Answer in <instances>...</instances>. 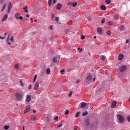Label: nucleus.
<instances>
[{"mask_svg": "<svg viewBox=\"0 0 130 130\" xmlns=\"http://www.w3.org/2000/svg\"><path fill=\"white\" fill-rule=\"evenodd\" d=\"M12 8H13V4L10 3L8 5L7 13L8 14H11V11H12Z\"/></svg>", "mask_w": 130, "mask_h": 130, "instance_id": "2", "label": "nucleus"}, {"mask_svg": "<svg viewBox=\"0 0 130 130\" xmlns=\"http://www.w3.org/2000/svg\"><path fill=\"white\" fill-rule=\"evenodd\" d=\"M23 10L25 13H28V7L27 6H25V7H24Z\"/></svg>", "mask_w": 130, "mask_h": 130, "instance_id": "20", "label": "nucleus"}, {"mask_svg": "<svg viewBox=\"0 0 130 130\" xmlns=\"http://www.w3.org/2000/svg\"><path fill=\"white\" fill-rule=\"evenodd\" d=\"M107 35H109V36H110L111 35V31H110V30H108L107 32H106Z\"/></svg>", "mask_w": 130, "mask_h": 130, "instance_id": "32", "label": "nucleus"}, {"mask_svg": "<svg viewBox=\"0 0 130 130\" xmlns=\"http://www.w3.org/2000/svg\"><path fill=\"white\" fill-rule=\"evenodd\" d=\"M123 28H124V26L121 25V28H120V30H123Z\"/></svg>", "mask_w": 130, "mask_h": 130, "instance_id": "47", "label": "nucleus"}, {"mask_svg": "<svg viewBox=\"0 0 130 130\" xmlns=\"http://www.w3.org/2000/svg\"><path fill=\"white\" fill-rule=\"evenodd\" d=\"M31 89H32V84L28 86V90H31Z\"/></svg>", "mask_w": 130, "mask_h": 130, "instance_id": "38", "label": "nucleus"}, {"mask_svg": "<svg viewBox=\"0 0 130 130\" xmlns=\"http://www.w3.org/2000/svg\"><path fill=\"white\" fill-rule=\"evenodd\" d=\"M105 74H106V75H108V74H109L108 71L106 70V71H105Z\"/></svg>", "mask_w": 130, "mask_h": 130, "instance_id": "50", "label": "nucleus"}, {"mask_svg": "<svg viewBox=\"0 0 130 130\" xmlns=\"http://www.w3.org/2000/svg\"><path fill=\"white\" fill-rule=\"evenodd\" d=\"M69 32H70V31L69 30V29H67V30H66V33L67 34H68V33H69Z\"/></svg>", "mask_w": 130, "mask_h": 130, "instance_id": "52", "label": "nucleus"}, {"mask_svg": "<svg viewBox=\"0 0 130 130\" xmlns=\"http://www.w3.org/2000/svg\"><path fill=\"white\" fill-rule=\"evenodd\" d=\"M116 106V101H114L112 104L111 107L112 108H114Z\"/></svg>", "mask_w": 130, "mask_h": 130, "instance_id": "13", "label": "nucleus"}, {"mask_svg": "<svg viewBox=\"0 0 130 130\" xmlns=\"http://www.w3.org/2000/svg\"><path fill=\"white\" fill-rule=\"evenodd\" d=\"M101 59L102 60H103V61H104V60H105V57L104 56L101 57Z\"/></svg>", "mask_w": 130, "mask_h": 130, "instance_id": "39", "label": "nucleus"}, {"mask_svg": "<svg viewBox=\"0 0 130 130\" xmlns=\"http://www.w3.org/2000/svg\"><path fill=\"white\" fill-rule=\"evenodd\" d=\"M30 118L31 120L34 121L36 119V116H35L34 115H30Z\"/></svg>", "mask_w": 130, "mask_h": 130, "instance_id": "12", "label": "nucleus"}, {"mask_svg": "<svg viewBox=\"0 0 130 130\" xmlns=\"http://www.w3.org/2000/svg\"><path fill=\"white\" fill-rule=\"evenodd\" d=\"M10 40V35H8V38L7 39V41H9Z\"/></svg>", "mask_w": 130, "mask_h": 130, "instance_id": "54", "label": "nucleus"}, {"mask_svg": "<svg viewBox=\"0 0 130 130\" xmlns=\"http://www.w3.org/2000/svg\"><path fill=\"white\" fill-rule=\"evenodd\" d=\"M62 7V5L60 4H58L56 7V10H61V8Z\"/></svg>", "mask_w": 130, "mask_h": 130, "instance_id": "7", "label": "nucleus"}, {"mask_svg": "<svg viewBox=\"0 0 130 130\" xmlns=\"http://www.w3.org/2000/svg\"><path fill=\"white\" fill-rule=\"evenodd\" d=\"M10 40L13 42V41H14V37H12L10 39Z\"/></svg>", "mask_w": 130, "mask_h": 130, "instance_id": "45", "label": "nucleus"}, {"mask_svg": "<svg viewBox=\"0 0 130 130\" xmlns=\"http://www.w3.org/2000/svg\"><path fill=\"white\" fill-rule=\"evenodd\" d=\"M125 70H126V66H122L120 69V72H121V73H123V71H125Z\"/></svg>", "mask_w": 130, "mask_h": 130, "instance_id": "8", "label": "nucleus"}, {"mask_svg": "<svg viewBox=\"0 0 130 130\" xmlns=\"http://www.w3.org/2000/svg\"><path fill=\"white\" fill-rule=\"evenodd\" d=\"M105 23V18H104L102 20V23L104 24Z\"/></svg>", "mask_w": 130, "mask_h": 130, "instance_id": "36", "label": "nucleus"}, {"mask_svg": "<svg viewBox=\"0 0 130 130\" xmlns=\"http://www.w3.org/2000/svg\"><path fill=\"white\" fill-rule=\"evenodd\" d=\"M85 36H82L81 39L84 40V39H85Z\"/></svg>", "mask_w": 130, "mask_h": 130, "instance_id": "48", "label": "nucleus"}, {"mask_svg": "<svg viewBox=\"0 0 130 130\" xmlns=\"http://www.w3.org/2000/svg\"><path fill=\"white\" fill-rule=\"evenodd\" d=\"M127 119L129 122H130V116L127 117Z\"/></svg>", "mask_w": 130, "mask_h": 130, "instance_id": "40", "label": "nucleus"}, {"mask_svg": "<svg viewBox=\"0 0 130 130\" xmlns=\"http://www.w3.org/2000/svg\"><path fill=\"white\" fill-rule=\"evenodd\" d=\"M73 5V3H72L71 2L68 3L69 6H70V5Z\"/></svg>", "mask_w": 130, "mask_h": 130, "instance_id": "49", "label": "nucleus"}, {"mask_svg": "<svg viewBox=\"0 0 130 130\" xmlns=\"http://www.w3.org/2000/svg\"><path fill=\"white\" fill-rule=\"evenodd\" d=\"M31 95H27L26 99V102H30V101H31Z\"/></svg>", "mask_w": 130, "mask_h": 130, "instance_id": "11", "label": "nucleus"}, {"mask_svg": "<svg viewBox=\"0 0 130 130\" xmlns=\"http://www.w3.org/2000/svg\"><path fill=\"white\" fill-rule=\"evenodd\" d=\"M53 5H55V3L57 2V0H53Z\"/></svg>", "mask_w": 130, "mask_h": 130, "instance_id": "46", "label": "nucleus"}, {"mask_svg": "<svg viewBox=\"0 0 130 130\" xmlns=\"http://www.w3.org/2000/svg\"><path fill=\"white\" fill-rule=\"evenodd\" d=\"M69 113L70 111H69V110H66V112H65L66 115H68V114H69Z\"/></svg>", "mask_w": 130, "mask_h": 130, "instance_id": "35", "label": "nucleus"}, {"mask_svg": "<svg viewBox=\"0 0 130 130\" xmlns=\"http://www.w3.org/2000/svg\"><path fill=\"white\" fill-rule=\"evenodd\" d=\"M64 72H66V71H64V70H61V71H60V73H61V75H63V73H64Z\"/></svg>", "mask_w": 130, "mask_h": 130, "instance_id": "43", "label": "nucleus"}, {"mask_svg": "<svg viewBox=\"0 0 130 130\" xmlns=\"http://www.w3.org/2000/svg\"><path fill=\"white\" fill-rule=\"evenodd\" d=\"M97 32L99 34H100V35H103V29L101 27H98L97 28Z\"/></svg>", "mask_w": 130, "mask_h": 130, "instance_id": "3", "label": "nucleus"}, {"mask_svg": "<svg viewBox=\"0 0 130 130\" xmlns=\"http://www.w3.org/2000/svg\"><path fill=\"white\" fill-rule=\"evenodd\" d=\"M5 36H7V35H8V33L5 32Z\"/></svg>", "mask_w": 130, "mask_h": 130, "instance_id": "63", "label": "nucleus"}, {"mask_svg": "<svg viewBox=\"0 0 130 130\" xmlns=\"http://www.w3.org/2000/svg\"><path fill=\"white\" fill-rule=\"evenodd\" d=\"M20 20H23V19H24V17H23V16H20L19 17V18Z\"/></svg>", "mask_w": 130, "mask_h": 130, "instance_id": "51", "label": "nucleus"}, {"mask_svg": "<svg viewBox=\"0 0 130 130\" xmlns=\"http://www.w3.org/2000/svg\"><path fill=\"white\" fill-rule=\"evenodd\" d=\"M33 112H34V113H36V110H33Z\"/></svg>", "mask_w": 130, "mask_h": 130, "instance_id": "61", "label": "nucleus"}, {"mask_svg": "<svg viewBox=\"0 0 130 130\" xmlns=\"http://www.w3.org/2000/svg\"><path fill=\"white\" fill-rule=\"evenodd\" d=\"M80 80H78L77 81V84H79V83H80Z\"/></svg>", "mask_w": 130, "mask_h": 130, "instance_id": "57", "label": "nucleus"}, {"mask_svg": "<svg viewBox=\"0 0 130 130\" xmlns=\"http://www.w3.org/2000/svg\"><path fill=\"white\" fill-rule=\"evenodd\" d=\"M6 8H7V3L4 4L3 9H2V12H4V11L5 10V9H6Z\"/></svg>", "mask_w": 130, "mask_h": 130, "instance_id": "19", "label": "nucleus"}, {"mask_svg": "<svg viewBox=\"0 0 130 130\" xmlns=\"http://www.w3.org/2000/svg\"><path fill=\"white\" fill-rule=\"evenodd\" d=\"M80 112H78L75 115V117H79V116H80Z\"/></svg>", "mask_w": 130, "mask_h": 130, "instance_id": "24", "label": "nucleus"}, {"mask_svg": "<svg viewBox=\"0 0 130 130\" xmlns=\"http://www.w3.org/2000/svg\"><path fill=\"white\" fill-rule=\"evenodd\" d=\"M88 81H91L92 80V75H89L87 78Z\"/></svg>", "mask_w": 130, "mask_h": 130, "instance_id": "18", "label": "nucleus"}, {"mask_svg": "<svg viewBox=\"0 0 130 130\" xmlns=\"http://www.w3.org/2000/svg\"><path fill=\"white\" fill-rule=\"evenodd\" d=\"M73 95V91H71L70 94H69V97H71Z\"/></svg>", "mask_w": 130, "mask_h": 130, "instance_id": "41", "label": "nucleus"}, {"mask_svg": "<svg viewBox=\"0 0 130 130\" xmlns=\"http://www.w3.org/2000/svg\"><path fill=\"white\" fill-rule=\"evenodd\" d=\"M77 5H78V4L76 2L72 3L73 7H76V6H77Z\"/></svg>", "mask_w": 130, "mask_h": 130, "instance_id": "30", "label": "nucleus"}, {"mask_svg": "<svg viewBox=\"0 0 130 130\" xmlns=\"http://www.w3.org/2000/svg\"><path fill=\"white\" fill-rule=\"evenodd\" d=\"M113 24V22H112V21H109L108 22V24L109 25V26H111V25H112Z\"/></svg>", "mask_w": 130, "mask_h": 130, "instance_id": "33", "label": "nucleus"}, {"mask_svg": "<svg viewBox=\"0 0 130 130\" xmlns=\"http://www.w3.org/2000/svg\"><path fill=\"white\" fill-rule=\"evenodd\" d=\"M9 128H10V126L9 125H5L4 126V129H5L6 130L9 129Z\"/></svg>", "mask_w": 130, "mask_h": 130, "instance_id": "25", "label": "nucleus"}, {"mask_svg": "<svg viewBox=\"0 0 130 130\" xmlns=\"http://www.w3.org/2000/svg\"><path fill=\"white\" fill-rule=\"evenodd\" d=\"M20 83L21 84L20 85H21V87H24V83H23V80H20Z\"/></svg>", "mask_w": 130, "mask_h": 130, "instance_id": "26", "label": "nucleus"}, {"mask_svg": "<svg viewBox=\"0 0 130 130\" xmlns=\"http://www.w3.org/2000/svg\"><path fill=\"white\" fill-rule=\"evenodd\" d=\"M88 114V112L87 111L83 112L82 114L83 116H86Z\"/></svg>", "mask_w": 130, "mask_h": 130, "instance_id": "29", "label": "nucleus"}, {"mask_svg": "<svg viewBox=\"0 0 130 130\" xmlns=\"http://www.w3.org/2000/svg\"><path fill=\"white\" fill-rule=\"evenodd\" d=\"M55 20L56 22H58V20H59L58 17H56Z\"/></svg>", "mask_w": 130, "mask_h": 130, "instance_id": "42", "label": "nucleus"}, {"mask_svg": "<svg viewBox=\"0 0 130 130\" xmlns=\"http://www.w3.org/2000/svg\"><path fill=\"white\" fill-rule=\"evenodd\" d=\"M61 126H62V124H59L58 125H57V127H61Z\"/></svg>", "mask_w": 130, "mask_h": 130, "instance_id": "44", "label": "nucleus"}, {"mask_svg": "<svg viewBox=\"0 0 130 130\" xmlns=\"http://www.w3.org/2000/svg\"><path fill=\"white\" fill-rule=\"evenodd\" d=\"M30 105H27L25 109L24 110V113H28V112H29V111H30Z\"/></svg>", "mask_w": 130, "mask_h": 130, "instance_id": "6", "label": "nucleus"}, {"mask_svg": "<svg viewBox=\"0 0 130 130\" xmlns=\"http://www.w3.org/2000/svg\"><path fill=\"white\" fill-rule=\"evenodd\" d=\"M85 123L87 126H89L90 125V120L89 119L85 120Z\"/></svg>", "mask_w": 130, "mask_h": 130, "instance_id": "10", "label": "nucleus"}, {"mask_svg": "<svg viewBox=\"0 0 130 130\" xmlns=\"http://www.w3.org/2000/svg\"><path fill=\"white\" fill-rule=\"evenodd\" d=\"M29 17H30V15H29V14L26 15V17L27 18H29Z\"/></svg>", "mask_w": 130, "mask_h": 130, "instance_id": "60", "label": "nucleus"}, {"mask_svg": "<svg viewBox=\"0 0 130 130\" xmlns=\"http://www.w3.org/2000/svg\"><path fill=\"white\" fill-rule=\"evenodd\" d=\"M20 17V13H17L15 14V18H16V19L17 20H19V18Z\"/></svg>", "mask_w": 130, "mask_h": 130, "instance_id": "16", "label": "nucleus"}, {"mask_svg": "<svg viewBox=\"0 0 130 130\" xmlns=\"http://www.w3.org/2000/svg\"><path fill=\"white\" fill-rule=\"evenodd\" d=\"M6 39V37H2V36H0V39Z\"/></svg>", "mask_w": 130, "mask_h": 130, "instance_id": "55", "label": "nucleus"}, {"mask_svg": "<svg viewBox=\"0 0 130 130\" xmlns=\"http://www.w3.org/2000/svg\"><path fill=\"white\" fill-rule=\"evenodd\" d=\"M8 14H6L3 18L2 19V21L3 22L6 21V20H7L8 19Z\"/></svg>", "mask_w": 130, "mask_h": 130, "instance_id": "14", "label": "nucleus"}, {"mask_svg": "<svg viewBox=\"0 0 130 130\" xmlns=\"http://www.w3.org/2000/svg\"><path fill=\"white\" fill-rule=\"evenodd\" d=\"M30 21H31V23H33V18H30Z\"/></svg>", "mask_w": 130, "mask_h": 130, "instance_id": "58", "label": "nucleus"}, {"mask_svg": "<svg viewBox=\"0 0 130 130\" xmlns=\"http://www.w3.org/2000/svg\"><path fill=\"white\" fill-rule=\"evenodd\" d=\"M51 3H52V0L48 1L49 7H50L51 6Z\"/></svg>", "mask_w": 130, "mask_h": 130, "instance_id": "28", "label": "nucleus"}, {"mask_svg": "<svg viewBox=\"0 0 130 130\" xmlns=\"http://www.w3.org/2000/svg\"><path fill=\"white\" fill-rule=\"evenodd\" d=\"M118 18H119V16H118V14H116L115 15V19L116 20H117L118 19Z\"/></svg>", "mask_w": 130, "mask_h": 130, "instance_id": "34", "label": "nucleus"}, {"mask_svg": "<svg viewBox=\"0 0 130 130\" xmlns=\"http://www.w3.org/2000/svg\"><path fill=\"white\" fill-rule=\"evenodd\" d=\"M129 41V40L128 39H127L126 41V44H127V43H128Z\"/></svg>", "mask_w": 130, "mask_h": 130, "instance_id": "56", "label": "nucleus"}, {"mask_svg": "<svg viewBox=\"0 0 130 130\" xmlns=\"http://www.w3.org/2000/svg\"><path fill=\"white\" fill-rule=\"evenodd\" d=\"M39 88V82H37L35 84V86L34 87V90H38V88Z\"/></svg>", "mask_w": 130, "mask_h": 130, "instance_id": "5", "label": "nucleus"}, {"mask_svg": "<svg viewBox=\"0 0 130 130\" xmlns=\"http://www.w3.org/2000/svg\"><path fill=\"white\" fill-rule=\"evenodd\" d=\"M74 130H78V126H76L74 127Z\"/></svg>", "mask_w": 130, "mask_h": 130, "instance_id": "53", "label": "nucleus"}, {"mask_svg": "<svg viewBox=\"0 0 130 130\" xmlns=\"http://www.w3.org/2000/svg\"><path fill=\"white\" fill-rule=\"evenodd\" d=\"M50 30H52V25L50 26Z\"/></svg>", "mask_w": 130, "mask_h": 130, "instance_id": "59", "label": "nucleus"}, {"mask_svg": "<svg viewBox=\"0 0 130 130\" xmlns=\"http://www.w3.org/2000/svg\"><path fill=\"white\" fill-rule=\"evenodd\" d=\"M37 79V75H36L35 76V77H34V80H33V83H35Z\"/></svg>", "mask_w": 130, "mask_h": 130, "instance_id": "23", "label": "nucleus"}, {"mask_svg": "<svg viewBox=\"0 0 130 130\" xmlns=\"http://www.w3.org/2000/svg\"><path fill=\"white\" fill-rule=\"evenodd\" d=\"M86 106L87 104L86 103H82L81 105V108H84Z\"/></svg>", "mask_w": 130, "mask_h": 130, "instance_id": "17", "label": "nucleus"}, {"mask_svg": "<svg viewBox=\"0 0 130 130\" xmlns=\"http://www.w3.org/2000/svg\"><path fill=\"white\" fill-rule=\"evenodd\" d=\"M118 120H119V122L122 123L124 121V118L121 115H117Z\"/></svg>", "mask_w": 130, "mask_h": 130, "instance_id": "1", "label": "nucleus"}, {"mask_svg": "<svg viewBox=\"0 0 130 130\" xmlns=\"http://www.w3.org/2000/svg\"><path fill=\"white\" fill-rule=\"evenodd\" d=\"M58 57H55L53 58V61L54 62H57L58 61Z\"/></svg>", "mask_w": 130, "mask_h": 130, "instance_id": "15", "label": "nucleus"}, {"mask_svg": "<svg viewBox=\"0 0 130 130\" xmlns=\"http://www.w3.org/2000/svg\"><path fill=\"white\" fill-rule=\"evenodd\" d=\"M54 120H56V121H57L58 120V116L55 117L54 118Z\"/></svg>", "mask_w": 130, "mask_h": 130, "instance_id": "37", "label": "nucleus"}, {"mask_svg": "<svg viewBox=\"0 0 130 130\" xmlns=\"http://www.w3.org/2000/svg\"><path fill=\"white\" fill-rule=\"evenodd\" d=\"M22 130H25V126H23V129Z\"/></svg>", "mask_w": 130, "mask_h": 130, "instance_id": "64", "label": "nucleus"}, {"mask_svg": "<svg viewBox=\"0 0 130 130\" xmlns=\"http://www.w3.org/2000/svg\"><path fill=\"white\" fill-rule=\"evenodd\" d=\"M18 68H19V63H17L15 65L14 69H15V70H17Z\"/></svg>", "mask_w": 130, "mask_h": 130, "instance_id": "31", "label": "nucleus"}, {"mask_svg": "<svg viewBox=\"0 0 130 130\" xmlns=\"http://www.w3.org/2000/svg\"><path fill=\"white\" fill-rule=\"evenodd\" d=\"M16 99H17V100H21V99H22V94H21L20 93H16Z\"/></svg>", "mask_w": 130, "mask_h": 130, "instance_id": "4", "label": "nucleus"}, {"mask_svg": "<svg viewBox=\"0 0 130 130\" xmlns=\"http://www.w3.org/2000/svg\"><path fill=\"white\" fill-rule=\"evenodd\" d=\"M95 79H96V78L94 77V78L93 79V82H94Z\"/></svg>", "mask_w": 130, "mask_h": 130, "instance_id": "62", "label": "nucleus"}, {"mask_svg": "<svg viewBox=\"0 0 130 130\" xmlns=\"http://www.w3.org/2000/svg\"><path fill=\"white\" fill-rule=\"evenodd\" d=\"M101 9H102V10H106V7H105V5H102L101 7Z\"/></svg>", "mask_w": 130, "mask_h": 130, "instance_id": "22", "label": "nucleus"}, {"mask_svg": "<svg viewBox=\"0 0 130 130\" xmlns=\"http://www.w3.org/2000/svg\"><path fill=\"white\" fill-rule=\"evenodd\" d=\"M105 2L108 5H109V4H110V3H111V0H105Z\"/></svg>", "mask_w": 130, "mask_h": 130, "instance_id": "27", "label": "nucleus"}, {"mask_svg": "<svg viewBox=\"0 0 130 130\" xmlns=\"http://www.w3.org/2000/svg\"><path fill=\"white\" fill-rule=\"evenodd\" d=\"M123 54H120L118 56V60H122V59H123Z\"/></svg>", "mask_w": 130, "mask_h": 130, "instance_id": "9", "label": "nucleus"}, {"mask_svg": "<svg viewBox=\"0 0 130 130\" xmlns=\"http://www.w3.org/2000/svg\"><path fill=\"white\" fill-rule=\"evenodd\" d=\"M46 73L47 74V75H49V74H50V68L47 69Z\"/></svg>", "mask_w": 130, "mask_h": 130, "instance_id": "21", "label": "nucleus"}]
</instances>
